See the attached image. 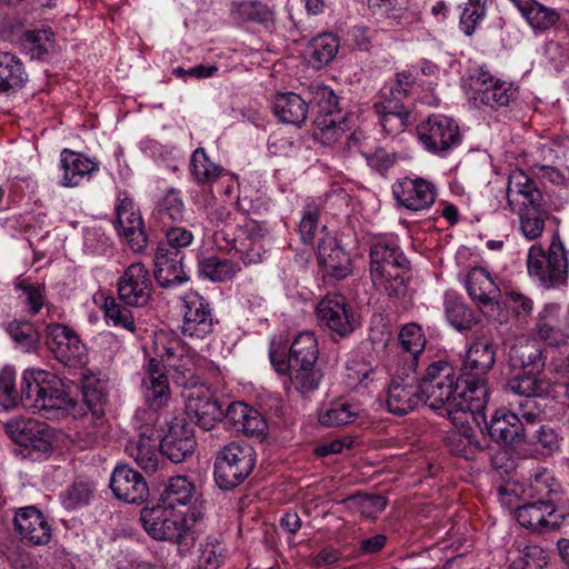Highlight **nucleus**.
<instances>
[{
	"label": "nucleus",
	"instance_id": "nucleus-1",
	"mask_svg": "<svg viewBox=\"0 0 569 569\" xmlns=\"http://www.w3.org/2000/svg\"><path fill=\"white\" fill-rule=\"evenodd\" d=\"M18 405L47 419H59L70 413L76 401L64 390L60 379L41 369L23 372L19 393L14 369L6 367L0 372V407L10 410Z\"/></svg>",
	"mask_w": 569,
	"mask_h": 569
},
{
	"label": "nucleus",
	"instance_id": "nucleus-2",
	"mask_svg": "<svg viewBox=\"0 0 569 569\" xmlns=\"http://www.w3.org/2000/svg\"><path fill=\"white\" fill-rule=\"evenodd\" d=\"M421 398L432 410L447 417L453 425L461 422L459 416L463 415L457 409V382L452 367L446 361H436L429 365L426 373L419 381Z\"/></svg>",
	"mask_w": 569,
	"mask_h": 569
},
{
	"label": "nucleus",
	"instance_id": "nucleus-3",
	"mask_svg": "<svg viewBox=\"0 0 569 569\" xmlns=\"http://www.w3.org/2000/svg\"><path fill=\"white\" fill-rule=\"evenodd\" d=\"M156 355L161 359L176 385L193 390L201 378L203 358L191 352L171 332H160L154 340Z\"/></svg>",
	"mask_w": 569,
	"mask_h": 569
},
{
	"label": "nucleus",
	"instance_id": "nucleus-4",
	"mask_svg": "<svg viewBox=\"0 0 569 569\" xmlns=\"http://www.w3.org/2000/svg\"><path fill=\"white\" fill-rule=\"evenodd\" d=\"M543 410L531 400H522L516 412L505 409L497 410L490 421L482 422L490 438L503 446L525 443L527 440V426L540 422Z\"/></svg>",
	"mask_w": 569,
	"mask_h": 569
},
{
	"label": "nucleus",
	"instance_id": "nucleus-5",
	"mask_svg": "<svg viewBox=\"0 0 569 569\" xmlns=\"http://www.w3.org/2000/svg\"><path fill=\"white\" fill-rule=\"evenodd\" d=\"M568 253L558 236L553 237L547 251L540 246H531L527 257L529 274L548 290L566 286L569 271Z\"/></svg>",
	"mask_w": 569,
	"mask_h": 569
},
{
	"label": "nucleus",
	"instance_id": "nucleus-6",
	"mask_svg": "<svg viewBox=\"0 0 569 569\" xmlns=\"http://www.w3.org/2000/svg\"><path fill=\"white\" fill-rule=\"evenodd\" d=\"M256 466V451L244 441H231L217 453L214 480L222 490H231L242 483Z\"/></svg>",
	"mask_w": 569,
	"mask_h": 569
},
{
	"label": "nucleus",
	"instance_id": "nucleus-7",
	"mask_svg": "<svg viewBox=\"0 0 569 569\" xmlns=\"http://www.w3.org/2000/svg\"><path fill=\"white\" fill-rule=\"evenodd\" d=\"M140 520L147 533L156 540L173 541L186 549L194 541L193 533L186 525L184 513L160 502L152 508L143 507Z\"/></svg>",
	"mask_w": 569,
	"mask_h": 569
},
{
	"label": "nucleus",
	"instance_id": "nucleus-8",
	"mask_svg": "<svg viewBox=\"0 0 569 569\" xmlns=\"http://www.w3.org/2000/svg\"><path fill=\"white\" fill-rule=\"evenodd\" d=\"M310 104L316 110L313 138L331 146L345 134L343 117L338 108V97L327 86L310 87Z\"/></svg>",
	"mask_w": 569,
	"mask_h": 569
},
{
	"label": "nucleus",
	"instance_id": "nucleus-9",
	"mask_svg": "<svg viewBox=\"0 0 569 569\" xmlns=\"http://www.w3.org/2000/svg\"><path fill=\"white\" fill-rule=\"evenodd\" d=\"M466 288L486 317L499 323L507 322V313L500 310V289L486 269L472 268L467 274Z\"/></svg>",
	"mask_w": 569,
	"mask_h": 569
},
{
	"label": "nucleus",
	"instance_id": "nucleus-10",
	"mask_svg": "<svg viewBox=\"0 0 569 569\" xmlns=\"http://www.w3.org/2000/svg\"><path fill=\"white\" fill-rule=\"evenodd\" d=\"M425 148L436 154H446L461 142L457 122L443 114H432L417 127Z\"/></svg>",
	"mask_w": 569,
	"mask_h": 569
},
{
	"label": "nucleus",
	"instance_id": "nucleus-11",
	"mask_svg": "<svg viewBox=\"0 0 569 569\" xmlns=\"http://www.w3.org/2000/svg\"><path fill=\"white\" fill-rule=\"evenodd\" d=\"M161 433L150 422L137 428V435L128 440L124 451L147 473H153L162 457Z\"/></svg>",
	"mask_w": 569,
	"mask_h": 569
},
{
	"label": "nucleus",
	"instance_id": "nucleus-12",
	"mask_svg": "<svg viewBox=\"0 0 569 569\" xmlns=\"http://www.w3.org/2000/svg\"><path fill=\"white\" fill-rule=\"evenodd\" d=\"M489 399V390L487 386V378L485 377H467L465 380V388L457 392V403L463 415L459 416L461 422H456L455 426L465 428L470 421L475 422L481 428L482 422H486L485 410Z\"/></svg>",
	"mask_w": 569,
	"mask_h": 569
},
{
	"label": "nucleus",
	"instance_id": "nucleus-13",
	"mask_svg": "<svg viewBox=\"0 0 569 569\" xmlns=\"http://www.w3.org/2000/svg\"><path fill=\"white\" fill-rule=\"evenodd\" d=\"M183 322L181 332L192 340H203L213 332L216 320L212 309L198 292H187L183 298Z\"/></svg>",
	"mask_w": 569,
	"mask_h": 569
},
{
	"label": "nucleus",
	"instance_id": "nucleus-14",
	"mask_svg": "<svg viewBox=\"0 0 569 569\" xmlns=\"http://www.w3.org/2000/svg\"><path fill=\"white\" fill-rule=\"evenodd\" d=\"M316 315L322 326L341 338L349 336L357 327L353 310L340 293L325 296L317 305Z\"/></svg>",
	"mask_w": 569,
	"mask_h": 569
},
{
	"label": "nucleus",
	"instance_id": "nucleus-15",
	"mask_svg": "<svg viewBox=\"0 0 569 569\" xmlns=\"http://www.w3.org/2000/svg\"><path fill=\"white\" fill-rule=\"evenodd\" d=\"M47 345L56 359L69 367L84 363L87 350L78 335L67 326L58 322L46 327Z\"/></svg>",
	"mask_w": 569,
	"mask_h": 569
},
{
	"label": "nucleus",
	"instance_id": "nucleus-16",
	"mask_svg": "<svg viewBox=\"0 0 569 569\" xmlns=\"http://www.w3.org/2000/svg\"><path fill=\"white\" fill-rule=\"evenodd\" d=\"M560 501L558 489L548 490V499L537 500L517 508L516 519L520 526L536 532H547L558 528L560 521L555 515Z\"/></svg>",
	"mask_w": 569,
	"mask_h": 569
},
{
	"label": "nucleus",
	"instance_id": "nucleus-17",
	"mask_svg": "<svg viewBox=\"0 0 569 569\" xmlns=\"http://www.w3.org/2000/svg\"><path fill=\"white\" fill-rule=\"evenodd\" d=\"M118 297L126 306L142 308L151 299L152 281L142 263H132L117 282Z\"/></svg>",
	"mask_w": 569,
	"mask_h": 569
},
{
	"label": "nucleus",
	"instance_id": "nucleus-18",
	"mask_svg": "<svg viewBox=\"0 0 569 569\" xmlns=\"http://www.w3.org/2000/svg\"><path fill=\"white\" fill-rule=\"evenodd\" d=\"M410 372L398 368L387 390V408L393 415H408L422 402L419 382L409 379Z\"/></svg>",
	"mask_w": 569,
	"mask_h": 569
},
{
	"label": "nucleus",
	"instance_id": "nucleus-19",
	"mask_svg": "<svg viewBox=\"0 0 569 569\" xmlns=\"http://www.w3.org/2000/svg\"><path fill=\"white\" fill-rule=\"evenodd\" d=\"M535 331L538 338L549 347L561 348L569 341V307L567 315L562 316L557 303H548L538 313Z\"/></svg>",
	"mask_w": 569,
	"mask_h": 569
},
{
	"label": "nucleus",
	"instance_id": "nucleus-20",
	"mask_svg": "<svg viewBox=\"0 0 569 569\" xmlns=\"http://www.w3.org/2000/svg\"><path fill=\"white\" fill-rule=\"evenodd\" d=\"M392 194L406 209L421 211L433 204L437 189L423 178L405 177L392 184Z\"/></svg>",
	"mask_w": 569,
	"mask_h": 569
},
{
	"label": "nucleus",
	"instance_id": "nucleus-21",
	"mask_svg": "<svg viewBox=\"0 0 569 569\" xmlns=\"http://www.w3.org/2000/svg\"><path fill=\"white\" fill-rule=\"evenodd\" d=\"M13 523L21 542L27 546H44L51 539V526L44 515L33 506L20 508Z\"/></svg>",
	"mask_w": 569,
	"mask_h": 569
},
{
	"label": "nucleus",
	"instance_id": "nucleus-22",
	"mask_svg": "<svg viewBox=\"0 0 569 569\" xmlns=\"http://www.w3.org/2000/svg\"><path fill=\"white\" fill-rule=\"evenodd\" d=\"M110 489L117 499L127 503H142L149 497L144 477L128 465H120L113 469Z\"/></svg>",
	"mask_w": 569,
	"mask_h": 569
},
{
	"label": "nucleus",
	"instance_id": "nucleus-23",
	"mask_svg": "<svg viewBox=\"0 0 569 569\" xmlns=\"http://www.w3.org/2000/svg\"><path fill=\"white\" fill-rule=\"evenodd\" d=\"M497 345L486 335L479 333L470 342L463 361L462 375L465 377H485L493 368L496 362Z\"/></svg>",
	"mask_w": 569,
	"mask_h": 569
},
{
	"label": "nucleus",
	"instance_id": "nucleus-24",
	"mask_svg": "<svg viewBox=\"0 0 569 569\" xmlns=\"http://www.w3.org/2000/svg\"><path fill=\"white\" fill-rule=\"evenodd\" d=\"M506 199L510 211L546 204L536 181L520 169L512 170L508 177Z\"/></svg>",
	"mask_w": 569,
	"mask_h": 569
},
{
	"label": "nucleus",
	"instance_id": "nucleus-25",
	"mask_svg": "<svg viewBox=\"0 0 569 569\" xmlns=\"http://www.w3.org/2000/svg\"><path fill=\"white\" fill-rule=\"evenodd\" d=\"M410 262L406 256H398L390 266L371 269L373 284L382 289L389 297H405L408 291Z\"/></svg>",
	"mask_w": 569,
	"mask_h": 569
},
{
	"label": "nucleus",
	"instance_id": "nucleus-26",
	"mask_svg": "<svg viewBox=\"0 0 569 569\" xmlns=\"http://www.w3.org/2000/svg\"><path fill=\"white\" fill-rule=\"evenodd\" d=\"M186 413L191 421L204 430H211L222 420V405L202 390H190L186 395Z\"/></svg>",
	"mask_w": 569,
	"mask_h": 569
},
{
	"label": "nucleus",
	"instance_id": "nucleus-27",
	"mask_svg": "<svg viewBox=\"0 0 569 569\" xmlns=\"http://www.w3.org/2000/svg\"><path fill=\"white\" fill-rule=\"evenodd\" d=\"M117 228L133 251L140 252L147 247L143 220L130 199L121 200L117 207Z\"/></svg>",
	"mask_w": 569,
	"mask_h": 569
},
{
	"label": "nucleus",
	"instance_id": "nucleus-28",
	"mask_svg": "<svg viewBox=\"0 0 569 569\" xmlns=\"http://www.w3.org/2000/svg\"><path fill=\"white\" fill-rule=\"evenodd\" d=\"M161 451L172 462L178 463L190 456L196 448V439L182 421L170 423L168 431L160 438Z\"/></svg>",
	"mask_w": 569,
	"mask_h": 569
},
{
	"label": "nucleus",
	"instance_id": "nucleus-29",
	"mask_svg": "<svg viewBox=\"0 0 569 569\" xmlns=\"http://www.w3.org/2000/svg\"><path fill=\"white\" fill-rule=\"evenodd\" d=\"M427 339L425 332L416 322L405 325L398 335L399 361L403 362V371L415 372L418 360L426 348Z\"/></svg>",
	"mask_w": 569,
	"mask_h": 569
},
{
	"label": "nucleus",
	"instance_id": "nucleus-30",
	"mask_svg": "<svg viewBox=\"0 0 569 569\" xmlns=\"http://www.w3.org/2000/svg\"><path fill=\"white\" fill-rule=\"evenodd\" d=\"M161 362L156 358L150 359L141 381L144 399L154 410L163 407L170 396L169 381Z\"/></svg>",
	"mask_w": 569,
	"mask_h": 569
},
{
	"label": "nucleus",
	"instance_id": "nucleus-31",
	"mask_svg": "<svg viewBox=\"0 0 569 569\" xmlns=\"http://www.w3.org/2000/svg\"><path fill=\"white\" fill-rule=\"evenodd\" d=\"M471 86L477 98L491 108L507 106L515 94L510 83L495 79L482 69L472 78Z\"/></svg>",
	"mask_w": 569,
	"mask_h": 569
},
{
	"label": "nucleus",
	"instance_id": "nucleus-32",
	"mask_svg": "<svg viewBox=\"0 0 569 569\" xmlns=\"http://www.w3.org/2000/svg\"><path fill=\"white\" fill-rule=\"evenodd\" d=\"M318 262L325 274L335 280H342L352 272L349 254L332 238L326 239L319 244Z\"/></svg>",
	"mask_w": 569,
	"mask_h": 569
},
{
	"label": "nucleus",
	"instance_id": "nucleus-33",
	"mask_svg": "<svg viewBox=\"0 0 569 569\" xmlns=\"http://www.w3.org/2000/svg\"><path fill=\"white\" fill-rule=\"evenodd\" d=\"M184 254L168 252L166 246H158L154 254V278L162 288L181 284L188 280L183 270Z\"/></svg>",
	"mask_w": 569,
	"mask_h": 569
},
{
	"label": "nucleus",
	"instance_id": "nucleus-34",
	"mask_svg": "<svg viewBox=\"0 0 569 569\" xmlns=\"http://www.w3.org/2000/svg\"><path fill=\"white\" fill-rule=\"evenodd\" d=\"M509 366L512 371L540 372L545 367L540 345L531 339H518L510 349Z\"/></svg>",
	"mask_w": 569,
	"mask_h": 569
},
{
	"label": "nucleus",
	"instance_id": "nucleus-35",
	"mask_svg": "<svg viewBox=\"0 0 569 569\" xmlns=\"http://www.w3.org/2000/svg\"><path fill=\"white\" fill-rule=\"evenodd\" d=\"M60 163L63 170L61 184L64 187H78L87 178L99 170V164L82 153L63 149L60 154Z\"/></svg>",
	"mask_w": 569,
	"mask_h": 569
},
{
	"label": "nucleus",
	"instance_id": "nucleus-36",
	"mask_svg": "<svg viewBox=\"0 0 569 569\" xmlns=\"http://www.w3.org/2000/svg\"><path fill=\"white\" fill-rule=\"evenodd\" d=\"M10 438L23 447L47 451L50 447L46 439V427L34 420L11 419L6 423Z\"/></svg>",
	"mask_w": 569,
	"mask_h": 569
},
{
	"label": "nucleus",
	"instance_id": "nucleus-37",
	"mask_svg": "<svg viewBox=\"0 0 569 569\" xmlns=\"http://www.w3.org/2000/svg\"><path fill=\"white\" fill-rule=\"evenodd\" d=\"M272 109L282 122L299 127L308 117L309 104L299 94L286 92L276 97Z\"/></svg>",
	"mask_w": 569,
	"mask_h": 569
},
{
	"label": "nucleus",
	"instance_id": "nucleus-38",
	"mask_svg": "<svg viewBox=\"0 0 569 569\" xmlns=\"http://www.w3.org/2000/svg\"><path fill=\"white\" fill-rule=\"evenodd\" d=\"M539 372L512 371L506 388L515 395L525 397L523 400H531L536 406L537 397H546L549 391V382L538 378Z\"/></svg>",
	"mask_w": 569,
	"mask_h": 569
},
{
	"label": "nucleus",
	"instance_id": "nucleus-39",
	"mask_svg": "<svg viewBox=\"0 0 569 569\" xmlns=\"http://www.w3.org/2000/svg\"><path fill=\"white\" fill-rule=\"evenodd\" d=\"M196 496V486L186 476H176L169 479L160 496V503L177 510L178 506H188Z\"/></svg>",
	"mask_w": 569,
	"mask_h": 569
},
{
	"label": "nucleus",
	"instance_id": "nucleus-40",
	"mask_svg": "<svg viewBox=\"0 0 569 569\" xmlns=\"http://www.w3.org/2000/svg\"><path fill=\"white\" fill-rule=\"evenodd\" d=\"M27 81L22 61L11 52H0V93L21 88Z\"/></svg>",
	"mask_w": 569,
	"mask_h": 569
},
{
	"label": "nucleus",
	"instance_id": "nucleus-41",
	"mask_svg": "<svg viewBox=\"0 0 569 569\" xmlns=\"http://www.w3.org/2000/svg\"><path fill=\"white\" fill-rule=\"evenodd\" d=\"M512 212L518 216L519 230L528 240H536L542 236L546 221L550 217V212L546 208V204L519 208V210Z\"/></svg>",
	"mask_w": 569,
	"mask_h": 569
},
{
	"label": "nucleus",
	"instance_id": "nucleus-42",
	"mask_svg": "<svg viewBox=\"0 0 569 569\" xmlns=\"http://www.w3.org/2000/svg\"><path fill=\"white\" fill-rule=\"evenodd\" d=\"M184 217V203L177 189H169L157 202L153 210V219L160 222L163 228L170 223L180 222Z\"/></svg>",
	"mask_w": 569,
	"mask_h": 569
},
{
	"label": "nucleus",
	"instance_id": "nucleus-43",
	"mask_svg": "<svg viewBox=\"0 0 569 569\" xmlns=\"http://www.w3.org/2000/svg\"><path fill=\"white\" fill-rule=\"evenodd\" d=\"M199 273L213 282H223L232 279L239 271V263L217 256L204 257L198 264Z\"/></svg>",
	"mask_w": 569,
	"mask_h": 569
},
{
	"label": "nucleus",
	"instance_id": "nucleus-44",
	"mask_svg": "<svg viewBox=\"0 0 569 569\" xmlns=\"http://www.w3.org/2000/svg\"><path fill=\"white\" fill-rule=\"evenodd\" d=\"M6 331L23 352H36L40 346V333L36 327L27 320H12L4 327Z\"/></svg>",
	"mask_w": 569,
	"mask_h": 569
},
{
	"label": "nucleus",
	"instance_id": "nucleus-45",
	"mask_svg": "<svg viewBox=\"0 0 569 569\" xmlns=\"http://www.w3.org/2000/svg\"><path fill=\"white\" fill-rule=\"evenodd\" d=\"M291 366L316 365L319 356L318 341L312 332L299 333L290 347Z\"/></svg>",
	"mask_w": 569,
	"mask_h": 569
},
{
	"label": "nucleus",
	"instance_id": "nucleus-46",
	"mask_svg": "<svg viewBox=\"0 0 569 569\" xmlns=\"http://www.w3.org/2000/svg\"><path fill=\"white\" fill-rule=\"evenodd\" d=\"M109 432V425L104 417L84 416L82 426L76 432L74 441L81 449L91 448L100 443Z\"/></svg>",
	"mask_w": 569,
	"mask_h": 569
},
{
	"label": "nucleus",
	"instance_id": "nucleus-47",
	"mask_svg": "<svg viewBox=\"0 0 569 569\" xmlns=\"http://www.w3.org/2000/svg\"><path fill=\"white\" fill-rule=\"evenodd\" d=\"M190 170L200 186L211 184L222 174L223 168L210 160L203 148H197L190 159Z\"/></svg>",
	"mask_w": 569,
	"mask_h": 569
},
{
	"label": "nucleus",
	"instance_id": "nucleus-48",
	"mask_svg": "<svg viewBox=\"0 0 569 569\" xmlns=\"http://www.w3.org/2000/svg\"><path fill=\"white\" fill-rule=\"evenodd\" d=\"M445 311L447 320L458 331L471 330L478 322L473 310L470 309L459 297H447L445 301Z\"/></svg>",
	"mask_w": 569,
	"mask_h": 569
},
{
	"label": "nucleus",
	"instance_id": "nucleus-49",
	"mask_svg": "<svg viewBox=\"0 0 569 569\" xmlns=\"http://www.w3.org/2000/svg\"><path fill=\"white\" fill-rule=\"evenodd\" d=\"M338 39L331 33L318 36L308 47L309 63L313 68H321L333 60L338 52Z\"/></svg>",
	"mask_w": 569,
	"mask_h": 569
},
{
	"label": "nucleus",
	"instance_id": "nucleus-50",
	"mask_svg": "<svg viewBox=\"0 0 569 569\" xmlns=\"http://www.w3.org/2000/svg\"><path fill=\"white\" fill-rule=\"evenodd\" d=\"M537 423H528L526 442L540 447L547 452L557 451L560 448V437L556 429L548 425L536 427Z\"/></svg>",
	"mask_w": 569,
	"mask_h": 569
},
{
	"label": "nucleus",
	"instance_id": "nucleus-51",
	"mask_svg": "<svg viewBox=\"0 0 569 569\" xmlns=\"http://www.w3.org/2000/svg\"><path fill=\"white\" fill-rule=\"evenodd\" d=\"M487 14L485 2L481 0H469L462 7L459 19L460 30L468 37L478 31Z\"/></svg>",
	"mask_w": 569,
	"mask_h": 569
},
{
	"label": "nucleus",
	"instance_id": "nucleus-52",
	"mask_svg": "<svg viewBox=\"0 0 569 569\" xmlns=\"http://www.w3.org/2000/svg\"><path fill=\"white\" fill-rule=\"evenodd\" d=\"M358 416L359 410L353 405L337 402L320 415L319 421L326 427H341L353 422Z\"/></svg>",
	"mask_w": 569,
	"mask_h": 569
},
{
	"label": "nucleus",
	"instance_id": "nucleus-53",
	"mask_svg": "<svg viewBox=\"0 0 569 569\" xmlns=\"http://www.w3.org/2000/svg\"><path fill=\"white\" fill-rule=\"evenodd\" d=\"M467 428L463 433L455 432L447 439V446L451 453L469 459L475 451H483L487 448L486 443L477 440Z\"/></svg>",
	"mask_w": 569,
	"mask_h": 569
},
{
	"label": "nucleus",
	"instance_id": "nucleus-54",
	"mask_svg": "<svg viewBox=\"0 0 569 569\" xmlns=\"http://www.w3.org/2000/svg\"><path fill=\"white\" fill-rule=\"evenodd\" d=\"M315 366H292L289 370L291 383L300 393H309L318 388L321 375Z\"/></svg>",
	"mask_w": 569,
	"mask_h": 569
},
{
	"label": "nucleus",
	"instance_id": "nucleus-55",
	"mask_svg": "<svg viewBox=\"0 0 569 569\" xmlns=\"http://www.w3.org/2000/svg\"><path fill=\"white\" fill-rule=\"evenodd\" d=\"M23 46L32 59L42 60L53 49V33L47 30L29 31Z\"/></svg>",
	"mask_w": 569,
	"mask_h": 569
},
{
	"label": "nucleus",
	"instance_id": "nucleus-56",
	"mask_svg": "<svg viewBox=\"0 0 569 569\" xmlns=\"http://www.w3.org/2000/svg\"><path fill=\"white\" fill-rule=\"evenodd\" d=\"M407 98L408 94L405 93L403 89H398L390 83L380 90L378 100L373 103V109L375 111H408L403 104Z\"/></svg>",
	"mask_w": 569,
	"mask_h": 569
},
{
	"label": "nucleus",
	"instance_id": "nucleus-57",
	"mask_svg": "<svg viewBox=\"0 0 569 569\" xmlns=\"http://www.w3.org/2000/svg\"><path fill=\"white\" fill-rule=\"evenodd\" d=\"M526 18L535 30L546 31L557 24L560 16L555 9L533 2L527 9Z\"/></svg>",
	"mask_w": 569,
	"mask_h": 569
},
{
	"label": "nucleus",
	"instance_id": "nucleus-58",
	"mask_svg": "<svg viewBox=\"0 0 569 569\" xmlns=\"http://www.w3.org/2000/svg\"><path fill=\"white\" fill-rule=\"evenodd\" d=\"M347 383L351 388L368 387L373 381L376 370L370 362L352 359L347 363Z\"/></svg>",
	"mask_w": 569,
	"mask_h": 569
},
{
	"label": "nucleus",
	"instance_id": "nucleus-59",
	"mask_svg": "<svg viewBox=\"0 0 569 569\" xmlns=\"http://www.w3.org/2000/svg\"><path fill=\"white\" fill-rule=\"evenodd\" d=\"M320 210V204L316 200H308L303 207L299 233L305 243H312L315 239Z\"/></svg>",
	"mask_w": 569,
	"mask_h": 569
},
{
	"label": "nucleus",
	"instance_id": "nucleus-60",
	"mask_svg": "<svg viewBox=\"0 0 569 569\" xmlns=\"http://www.w3.org/2000/svg\"><path fill=\"white\" fill-rule=\"evenodd\" d=\"M501 303L510 310L518 320L529 318L533 310L532 299L516 290L506 291L500 301V305Z\"/></svg>",
	"mask_w": 569,
	"mask_h": 569
},
{
	"label": "nucleus",
	"instance_id": "nucleus-61",
	"mask_svg": "<svg viewBox=\"0 0 569 569\" xmlns=\"http://www.w3.org/2000/svg\"><path fill=\"white\" fill-rule=\"evenodd\" d=\"M103 309L106 318L113 326L124 328L130 332L136 331V323L131 311L117 302L114 298L108 297L104 300Z\"/></svg>",
	"mask_w": 569,
	"mask_h": 569
},
{
	"label": "nucleus",
	"instance_id": "nucleus-62",
	"mask_svg": "<svg viewBox=\"0 0 569 569\" xmlns=\"http://www.w3.org/2000/svg\"><path fill=\"white\" fill-rule=\"evenodd\" d=\"M224 548L217 540L207 539L200 543L198 569H218L224 561Z\"/></svg>",
	"mask_w": 569,
	"mask_h": 569
},
{
	"label": "nucleus",
	"instance_id": "nucleus-63",
	"mask_svg": "<svg viewBox=\"0 0 569 569\" xmlns=\"http://www.w3.org/2000/svg\"><path fill=\"white\" fill-rule=\"evenodd\" d=\"M398 256L405 254L396 243L386 240L375 242L370 248V270L378 266H390Z\"/></svg>",
	"mask_w": 569,
	"mask_h": 569
},
{
	"label": "nucleus",
	"instance_id": "nucleus-64",
	"mask_svg": "<svg viewBox=\"0 0 569 569\" xmlns=\"http://www.w3.org/2000/svg\"><path fill=\"white\" fill-rule=\"evenodd\" d=\"M193 241V233L182 227L167 226L164 231V241L159 246H166L168 252L182 253V249L189 247Z\"/></svg>",
	"mask_w": 569,
	"mask_h": 569
}]
</instances>
